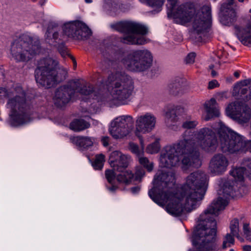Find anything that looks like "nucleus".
<instances>
[{
	"instance_id": "f257e3e1",
	"label": "nucleus",
	"mask_w": 251,
	"mask_h": 251,
	"mask_svg": "<svg viewBox=\"0 0 251 251\" xmlns=\"http://www.w3.org/2000/svg\"><path fill=\"white\" fill-rule=\"evenodd\" d=\"M207 177L203 172L190 174L179 190H175V178L172 173H159L155 176L154 187L149 192L151 198L158 205L166 206V210L174 216L184 211L190 212L201 201L206 189Z\"/></svg>"
},
{
	"instance_id": "f03ea898",
	"label": "nucleus",
	"mask_w": 251,
	"mask_h": 251,
	"mask_svg": "<svg viewBox=\"0 0 251 251\" xmlns=\"http://www.w3.org/2000/svg\"><path fill=\"white\" fill-rule=\"evenodd\" d=\"M217 146L215 131L212 129L204 127L193 132L186 130L182 140L163 149L160 157V164L163 167L176 166L179 163L181 158L183 168L198 167L201 164L198 149L214 151Z\"/></svg>"
},
{
	"instance_id": "7ed1b4c3",
	"label": "nucleus",
	"mask_w": 251,
	"mask_h": 251,
	"mask_svg": "<svg viewBox=\"0 0 251 251\" xmlns=\"http://www.w3.org/2000/svg\"><path fill=\"white\" fill-rule=\"evenodd\" d=\"M227 198L219 197L215 200L200 216V223L193 236V243L196 251H214L213 242L216 233L215 217L227 205Z\"/></svg>"
},
{
	"instance_id": "20e7f679",
	"label": "nucleus",
	"mask_w": 251,
	"mask_h": 251,
	"mask_svg": "<svg viewBox=\"0 0 251 251\" xmlns=\"http://www.w3.org/2000/svg\"><path fill=\"white\" fill-rule=\"evenodd\" d=\"M109 79L115 81L109 92L103 95L92 93L94 99L98 101L108 103L111 105L125 104L133 93L134 87L132 80L121 72L111 74Z\"/></svg>"
},
{
	"instance_id": "39448f33",
	"label": "nucleus",
	"mask_w": 251,
	"mask_h": 251,
	"mask_svg": "<svg viewBox=\"0 0 251 251\" xmlns=\"http://www.w3.org/2000/svg\"><path fill=\"white\" fill-rule=\"evenodd\" d=\"M5 97H13L9 99L7 107L11 110L9 124L14 126L23 125L29 122V117L26 114L28 106L25 99V94L20 86L8 92L4 88H0V94Z\"/></svg>"
},
{
	"instance_id": "423d86ee",
	"label": "nucleus",
	"mask_w": 251,
	"mask_h": 251,
	"mask_svg": "<svg viewBox=\"0 0 251 251\" xmlns=\"http://www.w3.org/2000/svg\"><path fill=\"white\" fill-rule=\"evenodd\" d=\"M217 130L222 151L225 152L246 153L251 151V140H246L237 133L230 130L222 122L213 127Z\"/></svg>"
},
{
	"instance_id": "0eeeda50",
	"label": "nucleus",
	"mask_w": 251,
	"mask_h": 251,
	"mask_svg": "<svg viewBox=\"0 0 251 251\" xmlns=\"http://www.w3.org/2000/svg\"><path fill=\"white\" fill-rule=\"evenodd\" d=\"M40 42L37 38L23 35L11 45V54L17 62L28 61L40 52Z\"/></svg>"
},
{
	"instance_id": "6e6552de",
	"label": "nucleus",
	"mask_w": 251,
	"mask_h": 251,
	"mask_svg": "<svg viewBox=\"0 0 251 251\" xmlns=\"http://www.w3.org/2000/svg\"><path fill=\"white\" fill-rule=\"evenodd\" d=\"M58 62L51 58L48 57L41 59L35 71V79L37 82L43 86L50 88L56 82L60 81L57 74Z\"/></svg>"
},
{
	"instance_id": "1a4fd4ad",
	"label": "nucleus",
	"mask_w": 251,
	"mask_h": 251,
	"mask_svg": "<svg viewBox=\"0 0 251 251\" xmlns=\"http://www.w3.org/2000/svg\"><path fill=\"white\" fill-rule=\"evenodd\" d=\"M116 30L124 33L121 41L125 44L143 45L146 43L144 35L148 32L143 25L131 22H120L113 25Z\"/></svg>"
},
{
	"instance_id": "9d476101",
	"label": "nucleus",
	"mask_w": 251,
	"mask_h": 251,
	"mask_svg": "<svg viewBox=\"0 0 251 251\" xmlns=\"http://www.w3.org/2000/svg\"><path fill=\"white\" fill-rule=\"evenodd\" d=\"M80 83L78 81H72L68 86H62L55 92L53 100L54 103L57 106L62 107L69 102L71 99H80V96L91 95L92 88L86 86L80 88Z\"/></svg>"
},
{
	"instance_id": "9b49d317",
	"label": "nucleus",
	"mask_w": 251,
	"mask_h": 251,
	"mask_svg": "<svg viewBox=\"0 0 251 251\" xmlns=\"http://www.w3.org/2000/svg\"><path fill=\"white\" fill-rule=\"evenodd\" d=\"M152 60L150 51L146 49L139 50L127 54L122 60V63L130 71L141 72L151 67Z\"/></svg>"
},
{
	"instance_id": "f8f14e48",
	"label": "nucleus",
	"mask_w": 251,
	"mask_h": 251,
	"mask_svg": "<svg viewBox=\"0 0 251 251\" xmlns=\"http://www.w3.org/2000/svg\"><path fill=\"white\" fill-rule=\"evenodd\" d=\"M190 20L192 22L194 32L198 34H203L209 28L211 24V7L209 5L203 6L192 17L193 9L189 8Z\"/></svg>"
},
{
	"instance_id": "ddd939ff",
	"label": "nucleus",
	"mask_w": 251,
	"mask_h": 251,
	"mask_svg": "<svg viewBox=\"0 0 251 251\" xmlns=\"http://www.w3.org/2000/svg\"><path fill=\"white\" fill-rule=\"evenodd\" d=\"M134 128V120L132 116L125 115L119 116L111 122L109 131L115 139H122L128 135Z\"/></svg>"
},
{
	"instance_id": "4468645a",
	"label": "nucleus",
	"mask_w": 251,
	"mask_h": 251,
	"mask_svg": "<svg viewBox=\"0 0 251 251\" xmlns=\"http://www.w3.org/2000/svg\"><path fill=\"white\" fill-rule=\"evenodd\" d=\"M227 115L243 124L248 122L251 118V110L245 103L236 101L228 105L226 109Z\"/></svg>"
},
{
	"instance_id": "2eb2a0df",
	"label": "nucleus",
	"mask_w": 251,
	"mask_h": 251,
	"mask_svg": "<svg viewBox=\"0 0 251 251\" xmlns=\"http://www.w3.org/2000/svg\"><path fill=\"white\" fill-rule=\"evenodd\" d=\"M156 124V117L151 113L147 112L138 116L135 121V135L140 138L141 134H147L152 131Z\"/></svg>"
},
{
	"instance_id": "dca6fc26",
	"label": "nucleus",
	"mask_w": 251,
	"mask_h": 251,
	"mask_svg": "<svg viewBox=\"0 0 251 251\" xmlns=\"http://www.w3.org/2000/svg\"><path fill=\"white\" fill-rule=\"evenodd\" d=\"M64 33L68 37L77 39H83L89 37L91 31L84 23L79 21L69 22L64 25Z\"/></svg>"
},
{
	"instance_id": "f3484780",
	"label": "nucleus",
	"mask_w": 251,
	"mask_h": 251,
	"mask_svg": "<svg viewBox=\"0 0 251 251\" xmlns=\"http://www.w3.org/2000/svg\"><path fill=\"white\" fill-rule=\"evenodd\" d=\"M129 155L124 154L118 151H112L109 156V163L115 171H122L126 170L131 162Z\"/></svg>"
},
{
	"instance_id": "a211bd4d",
	"label": "nucleus",
	"mask_w": 251,
	"mask_h": 251,
	"mask_svg": "<svg viewBox=\"0 0 251 251\" xmlns=\"http://www.w3.org/2000/svg\"><path fill=\"white\" fill-rule=\"evenodd\" d=\"M233 4L234 0H229L221 5L219 16L220 22L224 25H229L234 21L236 13Z\"/></svg>"
},
{
	"instance_id": "6ab92c4d",
	"label": "nucleus",
	"mask_w": 251,
	"mask_h": 251,
	"mask_svg": "<svg viewBox=\"0 0 251 251\" xmlns=\"http://www.w3.org/2000/svg\"><path fill=\"white\" fill-rule=\"evenodd\" d=\"M228 165L229 161L224 155L217 154L211 159L209 169L210 172L214 175H222L226 170Z\"/></svg>"
},
{
	"instance_id": "aec40b11",
	"label": "nucleus",
	"mask_w": 251,
	"mask_h": 251,
	"mask_svg": "<svg viewBox=\"0 0 251 251\" xmlns=\"http://www.w3.org/2000/svg\"><path fill=\"white\" fill-rule=\"evenodd\" d=\"M177 2V0H168V7L171 10L175 18L181 24L186 23L190 20L189 13L188 12L189 8L181 5L176 8Z\"/></svg>"
},
{
	"instance_id": "412c9836",
	"label": "nucleus",
	"mask_w": 251,
	"mask_h": 251,
	"mask_svg": "<svg viewBox=\"0 0 251 251\" xmlns=\"http://www.w3.org/2000/svg\"><path fill=\"white\" fill-rule=\"evenodd\" d=\"M241 164L243 166L233 169L230 175L238 182H243L245 174L251 180V158H244Z\"/></svg>"
},
{
	"instance_id": "4be33fe9",
	"label": "nucleus",
	"mask_w": 251,
	"mask_h": 251,
	"mask_svg": "<svg viewBox=\"0 0 251 251\" xmlns=\"http://www.w3.org/2000/svg\"><path fill=\"white\" fill-rule=\"evenodd\" d=\"M58 25L54 22H50L45 34V40L49 44L56 46L63 40V35L59 32Z\"/></svg>"
},
{
	"instance_id": "5701e85b",
	"label": "nucleus",
	"mask_w": 251,
	"mask_h": 251,
	"mask_svg": "<svg viewBox=\"0 0 251 251\" xmlns=\"http://www.w3.org/2000/svg\"><path fill=\"white\" fill-rule=\"evenodd\" d=\"M168 89L173 95H182L189 91L190 85L185 79L178 77L169 85Z\"/></svg>"
},
{
	"instance_id": "b1692460",
	"label": "nucleus",
	"mask_w": 251,
	"mask_h": 251,
	"mask_svg": "<svg viewBox=\"0 0 251 251\" xmlns=\"http://www.w3.org/2000/svg\"><path fill=\"white\" fill-rule=\"evenodd\" d=\"M239 186H231L228 182H226L220 192H222L224 196H232L237 198L242 197L247 192V188L243 185V182H238Z\"/></svg>"
},
{
	"instance_id": "393cba45",
	"label": "nucleus",
	"mask_w": 251,
	"mask_h": 251,
	"mask_svg": "<svg viewBox=\"0 0 251 251\" xmlns=\"http://www.w3.org/2000/svg\"><path fill=\"white\" fill-rule=\"evenodd\" d=\"M203 106L206 113L204 117L205 120L208 121L211 118L219 116L220 112L215 99L211 98L210 100L206 101Z\"/></svg>"
},
{
	"instance_id": "a878e982",
	"label": "nucleus",
	"mask_w": 251,
	"mask_h": 251,
	"mask_svg": "<svg viewBox=\"0 0 251 251\" xmlns=\"http://www.w3.org/2000/svg\"><path fill=\"white\" fill-rule=\"evenodd\" d=\"M71 140L74 144L83 149H87L93 145V140L89 137L76 136L73 137Z\"/></svg>"
},
{
	"instance_id": "bb28decb",
	"label": "nucleus",
	"mask_w": 251,
	"mask_h": 251,
	"mask_svg": "<svg viewBox=\"0 0 251 251\" xmlns=\"http://www.w3.org/2000/svg\"><path fill=\"white\" fill-rule=\"evenodd\" d=\"M118 172L120 174L116 176V179L120 183L128 184L131 181L134 177L133 174L130 170L126 169L124 171Z\"/></svg>"
},
{
	"instance_id": "cd10ccee",
	"label": "nucleus",
	"mask_w": 251,
	"mask_h": 251,
	"mask_svg": "<svg viewBox=\"0 0 251 251\" xmlns=\"http://www.w3.org/2000/svg\"><path fill=\"white\" fill-rule=\"evenodd\" d=\"M244 87H247L250 90V94L247 97V100H251V80L246 79L241 81L237 83L234 88H240L241 89V93L244 94L247 92V88H244Z\"/></svg>"
},
{
	"instance_id": "c85d7f7f",
	"label": "nucleus",
	"mask_w": 251,
	"mask_h": 251,
	"mask_svg": "<svg viewBox=\"0 0 251 251\" xmlns=\"http://www.w3.org/2000/svg\"><path fill=\"white\" fill-rule=\"evenodd\" d=\"M140 139L141 148L138 145L133 142H130L128 144V149L133 153L135 154L138 158L141 155H143L144 152V144L142 139Z\"/></svg>"
},
{
	"instance_id": "c756f323",
	"label": "nucleus",
	"mask_w": 251,
	"mask_h": 251,
	"mask_svg": "<svg viewBox=\"0 0 251 251\" xmlns=\"http://www.w3.org/2000/svg\"><path fill=\"white\" fill-rule=\"evenodd\" d=\"M70 128L75 131H79L89 127L90 124L83 120H75L70 124Z\"/></svg>"
},
{
	"instance_id": "7c9ffc66",
	"label": "nucleus",
	"mask_w": 251,
	"mask_h": 251,
	"mask_svg": "<svg viewBox=\"0 0 251 251\" xmlns=\"http://www.w3.org/2000/svg\"><path fill=\"white\" fill-rule=\"evenodd\" d=\"M178 118L176 115L175 111L173 110L167 112L165 114V123L169 127L174 126V124L177 122Z\"/></svg>"
},
{
	"instance_id": "2f4dec72",
	"label": "nucleus",
	"mask_w": 251,
	"mask_h": 251,
	"mask_svg": "<svg viewBox=\"0 0 251 251\" xmlns=\"http://www.w3.org/2000/svg\"><path fill=\"white\" fill-rule=\"evenodd\" d=\"M229 228L230 230V233L231 234L232 236H236L241 241L243 240V239L239 235V227L238 219H235L231 221Z\"/></svg>"
},
{
	"instance_id": "473e14b6",
	"label": "nucleus",
	"mask_w": 251,
	"mask_h": 251,
	"mask_svg": "<svg viewBox=\"0 0 251 251\" xmlns=\"http://www.w3.org/2000/svg\"><path fill=\"white\" fill-rule=\"evenodd\" d=\"M140 164L146 168L148 171L151 172L153 168V163L150 161L147 157L141 155L138 158Z\"/></svg>"
},
{
	"instance_id": "72a5a7b5",
	"label": "nucleus",
	"mask_w": 251,
	"mask_h": 251,
	"mask_svg": "<svg viewBox=\"0 0 251 251\" xmlns=\"http://www.w3.org/2000/svg\"><path fill=\"white\" fill-rule=\"evenodd\" d=\"M105 156L102 154H98L93 163V166L95 169L100 170L102 168L105 161Z\"/></svg>"
},
{
	"instance_id": "f704fd0d",
	"label": "nucleus",
	"mask_w": 251,
	"mask_h": 251,
	"mask_svg": "<svg viewBox=\"0 0 251 251\" xmlns=\"http://www.w3.org/2000/svg\"><path fill=\"white\" fill-rule=\"evenodd\" d=\"M159 139H156L155 142L149 145L146 148V152L150 154L157 153L160 150Z\"/></svg>"
},
{
	"instance_id": "c9c22d12",
	"label": "nucleus",
	"mask_w": 251,
	"mask_h": 251,
	"mask_svg": "<svg viewBox=\"0 0 251 251\" xmlns=\"http://www.w3.org/2000/svg\"><path fill=\"white\" fill-rule=\"evenodd\" d=\"M234 236L230 233H227L223 241V248H226L228 247H231L232 245L234 244V239L233 238Z\"/></svg>"
},
{
	"instance_id": "e433bc0d",
	"label": "nucleus",
	"mask_w": 251,
	"mask_h": 251,
	"mask_svg": "<svg viewBox=\"0 0 251 251\" xmlns=\"http://www.w3.org/2000/svg\"><path fill=\"white\" fill-rule=\"evenodd\" d=\"M115 170L108 169L105 171V177L108 182L111 184H112L116 177V175L115 174Z\"/></svg>"
},
{
	"instance_id": "4c0bfd02",
	"label": "nucleus",
	"mask_w": 251,
	"mask_h": 251,
	"mask_svg": "<svg viewBox=\"0 0 251 251\" xmlns=\"http://www.w3.org/2000/svg\"><path fill=\"white\" fill-rule=\"evenodd\" d=\"M243 230L244 236L247 240L251 241V229L248 223H244L243 226Z\"/></svg>"
},
{
	"instance_id": "58836bf2",
	"label": "nucleus",
	"mask_w": 251,
	"mask_h": 251,
	"mask_svg": "<svg viewBox=\"0 0 251 251\" xmlns=\"http://www.w3.org/2000/svg\"><path fill=\"white\" fill-rule=\"evenodd\" d=\"M149 5L160 8L164 3V0H144Z\"/></svg>"
},
{
	"instance_id": "ea45409f",
	"label": "nucleus",
	"mask_w": 251,
	"mask_h": 251,
	"mask_svg": "<svg viewBox=\"0 0 251 251\" xmlns=\"http://www.w3.org/2000/svg\"><path fill=\"white\" fill-rule=\"evenodd\" d=\"M196 56V55L195 52H191L189 53L185 58V63L187 64H192L194 63L195 62Z\"/></svg>"
},
{
	"instance_id": "a19ab883",
	"label": "nucleus",
	"mask_w": 251,
	"mask_h": 251,
	"mask_svg": "<svg viewBox=\"0 0 251 251\" xmlns=\"http://www.w3.org/2000/svg\"><path fill=\"white\" fill-rule=\"evenodd\" d=\"M197 122L196 121H186L182 124V126L185 128H193L196 126Z\"/></svg>"
},
{
	"instance_id": "79ce46f5",
	"label": "nucleus",
	"mask_w": 251,
	"mask_h": 251,
	"mask_svg": "<svg viewBox=\"0 0 251 251\" xmlns=\"http://www.w3.org/2000/svg\"><path fill=\"white\" fill-rule=\"evenodd\" d=\"M145 171L142 169H140L136 171L135 177V179L139 180L141 179L145 175Z\"/></svg>"
},
{
	"instance_id": "37998d69",
	"label": "nucleus",
	"mask_w": 251,
	"mask_h": 251,
	"mask_svg": "<svg viewBox=\"0 0 251 251\" xmlns=\"http://www.w3.org/2000/svg\"><path fill=\"white\" fill-rule=\"evenodd\" d=\"M219 86V83L216 80L214 79L209 82L208 88L209 89H212Z\"/></svg>"
},
{
	"instance_id": "c03bdc74",
	"label": "nucleus",
	"mask_w": 251,
	"mask_h": 251,
	"mask_svg": "<svg viewBox=\"0 0 251 251\" xmlns=\"http://www.w3.org/2000/svg\"><path fill=\"white\" fill-rule=\"evenodd\" d=\"M216 97L218 100H223L227 99L226 93L225 92L218 93L216 94Z\"/></svg>"
},
{
	"instance_id": "a18cd8bd",
	"label": "nucleus",
	"mask_w": 251,
	"mask_h": 251,
	"mask_svg": "<svg viewBox=\"0 0 251 251\" xmlns=\"http://www.w3.org/2000/svg\"><path fill=\"white\" fill-rule=\"evenodd\" d=\"M109 137H103L101 139V142L102 143V144L104 146L106 147L108 145L109 143Z\"/></svg>"
},
{
	"instance_id": "49530a36",
	"label": "nucleus",
	"mask_w": 251,
	"mask_h": 251,
	"mask_svg": "<svg viewBox=\"0 0 251 251\" xmlns=\"http://www.w3.org/2000/svg\"><path fill=\"white\" fill-rule=\"evenodd\" d=\"M220 65L218 63H216L215 64H210L208 68V70L212 69H218L219 68Z\"/></svg>"
},
{
	"instance_id": "de8ad7c7",
	"label": "nucleus",
	"mask_w": 251,
	"mask_h": 251,
	"mask_svg": "<svg viewBox=\"0 0 251 251\" xmlns=\"http://www.w3.org/2000/svg\"><path fill=\"white\" fill-rule=\"evenodd\" d=\"M218 69H212V70H208V71L209 72H210L211 75L212 77H216L217 75H218V73H217V72L216 71Z\"/></svg>"
},
{
	"instance_id": "09e8293b",
	"label": "nucleus",
	"mask_w": 251,
	"mask_h": 251,
	"mask_svg": "<svg viewBox=\"0 0 251 251\" xmlns=\"http://www.w3.org/2000/svg\"><path fill=\"white\" fill-rule=\"evenodd\" d=\"M243 250L244 251H251V246L245 245L243 246Z\"/></svg>"
},
{
	"instance_id": "8fccbe9b",
	"label": "nucleus",
	"mask_w": 251,
	"mask_h": 251,
	"mask_svg": "<svg viewBox=\"0 0 251 251\" xmlns=\"http://www.w3.org/2000/svg\"><path fill=\"white\" fill-rule=\"evenodd\" d=\"M131 191L133 193H136L139 190V188L138 187H133L131 189Z\"/></svg>"
},
{
	"instance_id": "3c124183",
	"label": "nucleus",
	"mask_w": 251,
	"mask_h": 251,
	"mask_svg": "<svg viewBox=\"0 0 251 251\" xmlns=\"http://www.w3.org/2000/svg\"><path fill=\"white\" fill-rule=\"evenodd\" d=\"M234 75L236 77H238L239 76V73L238 72H235L234 73Z\"/></svg>"
},
{
	"instance_id": "603ef678",
	"label": "nucleus",
	"mask_w": 251,
	"mask_h": 251,
	"mask_svg": "<svg viewBox=\"0 0 251 251\" xmlns=\"http://www.w3.org/2000/svg\"><path fill=\"white\" fill-rule=\"evenodd\" d=\"M108 189L110 191H113L116 189V187H115L114 186H112V187H109Z\"/></svg>"
},
{
	"instance_id": "864d4df0",
	"label": "nucleus",
	"mask_w": 251,
	"mask_h": 251,
	"mask_svg": "<svg viewBox=\"0 0 251 251\" xmlns=\"http://www.w3.org/2000/svg\"><path fill=\"white\" fill-rule=\"evenodd\" d=\"M64 50H65L64 49H63L62 51L60 50L61 53L62 54V55H64L65 54V52Z\"/></svg>"
},
{
	"instance_id": "5fc2aeb1",
	"label": "nucleus",
	"mask_w": 251,
	"mask_h": 251,
	"mask_svg": "<svg viewBox=\"0 0 251 251\" xmlns=\"http://www.w3.org/2000/svg\"><path fill=\"white\" fill-rule=\"evenodd\" d=\"M92 0H85V2L86 3H91L92 2Z\"/></svg>"
},
{
	"instance_id": "6e6d98bb",
	"label": "nucleus",
	"mask_w": 251,
	"mask_h": 251,
	"mask_svg": "<svg viewBox=\"0 0 251 251\" xmlns=\"http://www.w3.org/2000/svg\"><path fill=\"white\" fill-rule=\"evenodd\" d=\"M229 251H235L233 249H230Z\"/></svg>"
},
{
	"instance_id": "4d7b16f0",
	"label": "nucleus",
	"mask_w": 251,
	"mask_h": 251,
	"mask_svg": "<svg viewBox=\"0 0 251 251\" xmlns=\"http://www.w3.org/2000/svg\"><path fill=\"white\" fill-rule=\"evenodd\" d=\"M74 62L75 65H76V61H74Z\"/></svg>"
},
{
	"instance_id": "13d9d810",
	"label": "nucleus",
	"mask_w": 251,
	"mask_h": 251,
	"mask_svg": "<svg viewBox=\"0 0 251 251\" xmlns=\"http://www.w3.org/2000/svg\"><path fill=\"white\" fill-rule=\"evenodd\" d=\"M63 73H64V74H66V72L65 71H63Z\"/></svg>"
}]
</instances>
